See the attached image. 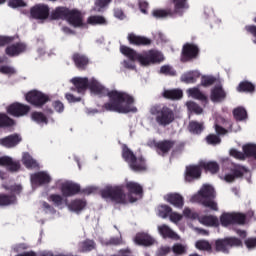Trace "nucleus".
I'll return each instance as SVG.
<instances>
[{
  "instance_id": "nucleus-1",
  "label": "nucleus",
  "mask_w": 256,
  "mask_h": 256,
  "mask_svg": "<svg viewBox=\"0 0 256 256\" xmlns=\"http://www.w3.org/2000/svg\"><path fill=\"white\" fill-rule=\"evenodd\" d=\"M88 89L95 95H107L109 102L103 104L104 111H111L114 113H137V107L131 106L135 103V98L126 92H119L117 90L109 91L97 82L92 80L88 84Z\"/></svg>"
},
{
  "instance_id": "nucleus-2",
  "label": "nucleus",
  "mask_w": 256,
  "mask_h": 256,
  "mask_svg": "<svg viewBox=\"0 0 256 256\" xmlns=\"http://www.w3.org/2000/svg\"><path fill=\"white\" fill-rule=\"evenodd\" d=\"M120 52L131 61H138L144 67H147V65H159V63L165 61V56L158 50H149L139 54L133 48L122 45L120 46Z\"/></svg>"
},
{
  "instance_id": "nucleus-3",
  "label": "nucleus",
  "mask_w": 256,
  "mask_h": 256,
  "mask_svg": "<svg viewBox=\"0 0 256 256\" xmlns=\"http://www.w3.org/2000/svg\"><path fill=\"white\" fill-rule=\"evenodd\" d=\"M215 197V188L211 185H204L198 191V194L192 196L191 201H193V203H201V205L211 209V211H219Z\"/></svg>"
},
{
  "instance_id": "nucleus-4",
  "label": "nucleus",
  "mask_w": 256,
  "mask_h": 256,
  "mask_svg": "<svg viewBox=\"0 0 256 256\" xmlns=\"http://www.w3.org/2000/svg\"><path fill=\"white\" fill-rule=\"evenodd\" d=\"M122 158L135 173H142L147 170V160L143 156L137 157L127 145L122 148Z\"/></svg>"
},
{
  "instance_id": "nucleus-5",
  "label": "nucleus",
  "mask_w": 256,
  "mask_h": 256,
  "mask_svg": "<svg viewBox=\"0 0 256 256\" xmlns=\"http://www.w3.org/2000/svg\"><path fill=\"white\" fill-rule=\"evenodd\" d=\"M150 113L156 116V123L161 127H167L175 121V112L167 106L154 105L150 108Z\"/></svg>"
},
{
  "instance_id": "nucleus-6",
  "label": "nucleus",
  "mask_w": 256,
  "mask_h": 256,
  "mask_svg": "<svg viewBox=\"0 0 256 256\" xmlns=\"http://www.w3.org/2000/svg\"><path fill=\"white\" fill-rule=\"evenodd\" d=\"M100 193L103 199H111L119 205H127V194H125L123 186H107Z\"/></svg>"
},
{
  "instance_id": "nucleus-7",
  "label": "nucleus",
  "mask_w": 256,
  "mask_h": 256,
  "mask_svg": "<svg viewBox=\"0 0 256 256\" xmlns=\"http://www.w3.org/2000/svg\"><path fill=\"white\" fill-rule=\"evenodd\" d=\"M214 246L217 253L229 254L231 249L243 247V241L235 236H230L215 240Z\"/></svg>"
},
{
  "instance_id": "nucleus-8",
  "label": "nucleus",
  "mask_w": 256,
  "mask_h": 256,
  "mask_svg": "<svg viewBox=\"0 0 256 256\" xmlns=\"http://www.w3.org/2000/svg\"><path fill=\"white\" fill-rule=\"evenodd\" d=\"M25 99L27 103L33 105V107H37L38 109H41V107H43L46 103H49V101H51L49 95L38 90H32L26 93Z\"/></svg>"
},
{
  "instance_id": "nucleus-9",
  "label": "nucleus",
  "mask_w": 256,
  "mask_h": 256,
  "mask_svg": "<svg viewBox=\"0 0 256 256\" xmlns=\"http://www.w3.org/2000/svg\"><path fill=\"white\" fill-rule=\"evenodd\" d=\"M199 53H201V50L197 44L185 43L182 47L180 61L182 63L195 61V59L199 58Z\"/></svg>"
},
{
  "instance_id": "nucleus-10",
  "label": "nucleus",
  "mask_w": 256,
  "mask_h": 256,
  "mask_svg": "<svg viewBox=\"0 0 256 256\" xmlns=\"http://www.w3.org/2000/svg\"><path fill=\"white\" fill-rule=\"evenodd\" d=\"M6 111L9 115H12V117H25L26 115H29L31 106L20 102H14L6 108Z\"/></svg>"
},
{
  "instance_id": "nucleus-11",
  "label": "nucleus",
  "mask_w": 256,
  "mask_h": 256,
  "mask_svg": "<svg viewBox=\"0 0 256 256\" xmlns=\"http://www.w3.org/2000/svg\"><path fill=\"white\" fill-rule=\"evenodd\" d=\"M152 143L155 147L156 153L161 157H165V155H169V152L175 147L177 141L164 139L158 142L154 140Z\"/></svg>"
},
{
  "instance_id": "nucleus-12",
  "label": "nucleus",
  "mask_w": 256,
  "mask_h": 256,
  "mask_svg": "<svg viewBox=\"0 0 256 256\" xmlns=\"http://www.w3.org/2000/svg\"><path fill=\"white\" fill-rule=\"evenodd\" d=\"M203 168L201 167V162L199 165H188L186 166L184 179L186 183H193V181H197V179H201V175L203 173Z\"/></svg>"
},
{
  "instance_id": "nucleus-13",
  "label": "nucleus",
  "mask_w": 256,
  "mask_h": 256,
  "mask_svg": "<svg viewBox=\"0 0 256 256\" xmlns=\"http://www.w3.org/2000/svg\"><path fill=\"white\" fill-rule=\"evenodd\" d=\"M49 11L47 4H36L30 9V15L32 19L45 21V19H49Z\"/></svg>"
},
{
  "instance_id": "nucleus-14",
  "label": "nucleus",
  "mask_w": 256,
  "mask_h": 256,
  "mask_svg": "<svg viewBox=\"0 0 256 256\" xmlns=\"http://www.w3.org/2000/svg\"><path fill=\"white\" fill-rule=\"evenodd\" d=\"M128 191V198L130 203L137 202V197H143V186L137 182L129 181L125 185ZM136 195V197H133Z\"/></svg>"
},
{
  "instance_id": "nucleus-15",
  "label": "nucleus",
  "mask_w": 256,
  "mask_h": 256,
  "mask_svg": "<svg viewBox=\"0 0 256 256\" xmlns=\"http://www.w3.org/2000/svg\"><path fill=\"white\" fill-rule=\"evenodd\" d=\"M71 83L74 87L70 88V91H77L80 95H85V91L89 89V78L87 77H75L71 79Z\"/></svg>"
},
{
  "instance_id": "nucleus-16",
  "label": "nucleus",
  "mask_w": 256,
  "mask_h": 256,
  "mask_svg": "<svg viewBox=\"0 0 256 256\" xmlns=\"http://www.w3.org/2000/svg\"><path fill=\"white\" fill-rule=\"evenodd\" d=\"M60 191L63 197H73L81 193V185L68 181L61 185Z\"/></svg>"
},
{
  "instance_id": "nucleus-17",
  "label": "nucleus",
  "mask_w": 256,
  "mask_h": 256,
  "mask_svg": "<svg viewBox=\"0 0 256 256\" xmlns=\"http://www.w3.org/2000/svg\"><path fill=\"white\" fill-rule=\"evenodd\" d=\"M210 99L212 103H222L227 99V92L221 84L215 85L210 91Z\"/></svg>"
},
{
  "instance_id": "nucleus-18",
  "label": "nucleus",
  "mask_w": 256,
  "mask_h": 256,
  "mask_svg": "<svg viewBox=\"0 0 256 256\" xmlns=\"http://www.w3.org/2000/svg\"><path fill=\"white\" fill-rule=\"evenodd\" d=\"M21 141H23L21 135L14 133L4 138H1L0 145L2 147H6V149H13V147H17V145H19Z\"/></svg>"
},
{
  "instance_id": "nucleus-19",
  "label": "nucleus",
  "mask_w": 256,
  "mask_h": 256,
  "mask_svg": "<svg viewBox=\"0 0 256 256\" xmlns=\"http://www.w3.org/2000/svg\"><path fill=\"white\" fill-rule=\"evenodd\" d=\"M27 51V44L22 42H17L15 44H11L6 47L5 53L8 57H18L21 53H25Z\"/></svg>"
},
{
  "instance_id": "nucleus-20",
  "label": "nucleus",
  "mask_w": 256,
  "mask_h": 256,
  "mask_svg": "<svg viewBox=\"0 0 256 256\" xmlns=\"http://www.w3.org/2000/svg\"><path fill=\"white\" fill-rule=\"evenodd\" d=\"M130 45H135L136 47H147L153 43V41L145 36H139L135 33L128 34L127 37Z\"/></svg>"
},
{
  "instance_id": "nucleus-21",
  "label": "nucleus",
  "mask_w": 256,
  "mask_h": 256,
  "mask_svg": "<svg viewBox=\"0 0 256 256\" xmlns=\"http://www.w3.org/2000/svg\"><path fill=\"white\" fill-rule=\"evenodd\" d=\"M72 61L75 65V67H77L79 69V71H85L87 69V67L89 66V57H87V55L81 54L79 52H75L72 55Z\"/></svg>"
},
{
  "instance_id": "nucleus-22",
  "label": "nucleus",
  "mask_w": 256,
  "mask_h": 256,
  "mask_svg": "<svg viewBox=\"0 0 256 256\" xmlns=\"http://www.w3.org/2000/svg\"><path fill=\"white\" fill-rule=\"evenodd\" d=\"M31 182L33 185H47L51 183V176L45 171L36 172L31 175Z\"/></svg>"
},
{
  "instance_id": "nucleus-23",
  "label": "nucleus",
  "mask_w": 256,
  "mask_h": 256,
  "mask_svg": "<svg viewBox=\"0 0 256 256\" xmlns=\"http://www.w3.org/2000/svg\"><path fill=\"white\" fill-rule=\"evenodd\" d=\"M189 0H172V3L174 5V9L172 10V13L175 16L183 17L185 11L189 9Z\"/></svg>"
},
{
  "instance_id": "nucleus-24",
  "label": "nucleus",
  "mask_w": 256,
  "mask_h": 256,
  "mask_svg": "<svg viewBox=\"0 0 256 256\" xmlns=\"http://www.w3.org/2000/svg\"><path fill=\"white\" fill-rule=\"evenodd\" d=\"M166 201L167 203H170V205H173V207H176V209H183V206L185 205V198L179 193L167 194Z\"/></svg>"
},
{
  "instance_id": "nucleus-25",
  "label": "nucleus",
  "mask_w": 256,
  "mask_h": 256,
  "mask_svg": "<svg viewBox=\"0 0 256 256\" xmlns=\"http://www.w3.org/2000/svg\"><path fill=\"white\" fill-rule=\"evenodd\" d=\"M66 21L73 25V27H81L83 25V19L81 18V12L79 10H69Z\"/></svg>"
},
{
  "instance_id": "nucleus-26",
  "label": "nucleus",
  "mask_w": 256,
  "mask_h": 256,
  "mask_svg": "<svg viewBox=\"0 0 256 256\" xmlns=\"http://www.w3.org/2000/svg\"><path fill=\"white\" fill-rule=\"evenodd\" d=\"M69 8L67 7H63V6H59L56 7L50 14V19L52 21H57L59 19H67L68 15H69Z\"/></svg>"
},
{
  "instance_id": "nucleus-27",
  "label": "nucleus",
  "mask_w": 256,
  "mask_h": 256,
  "mask_svg": "<svg viewBox=\"0 0 256 256\" xmlns=\"http://www.w3.org/2000/svg\"><path fill=\"white\" fill-rule=\"evenodd\" d=\"M135 243L143 247H151L155 243V240L147 233H138L135 236Z\"/></svg>"
},
{
  "instance_id": "nucleus-28",
  "label": "nucleus",
  "mask_w": 256,
  "mask_h": 256,
  "mask_svg": "<svg viewBox=\"0 0 256 256\" xmlns=\"http://www.w3.org/2000/svg\"><path fill=\"white\" fill-rule=\"evenodd\" d=\"M22 163L26 167V169H39V163L37 160L29 154V152H25L22 156Z\"/></svg>"
},
{
  "instance_id": "nucleus-29",
  "label": "nucleus",
  "mask_w": 256,
  "mask_h": 256,
  "mask_svg": "<svg viewBox=\"0 0 256 256\" xmlns=\"http://www.w3.org/2000/svg\"><path fill=\"white\" fill-rule=\"evenodd\" d=\"M236 91L238 93H250L253 94L255 92V84L248 80L241 81L236 87Z\"/></svg>"
},
{
  "instance_id": "nucleus-30",
  "label": "nucleus",
  "mask_w": 256,
  "mask_h": 256,
  "mask_svg": "<svg viewBox=\"0 0 256 256\" xmlns=\"http://www.w3.org/2000/svg\"><path fill=\"white\" fill-rule=\"evenodd\" d=\"M87 207V202L83 199H75L68 204V209L74 213H81Z\"/></svg>"
},
{
  "instance_id": "nucleus-31",
  "label": "nucleus",
  "mask_w": 256,
  "mask_h": 256,
  "mask_svg": "<svg viewBox=\"0 0 256 256\" xmlns=\"http://www.w3.org/2000/svg\"><path fill=\"white\" fill-rule=\"evenodd\" d=\"M158 231L164 239H179V235H177V233H175L173 230H171V228H169V226L165 224L159 226Z\"/></svg>"
},
{
  "instance_id": "nucleus-32",
  "label": "nucleus",
  "mask_w": 256,
  "mask_h": 256,
  "mask_svg": "<svg viewBox=\"0 0 256 256\" xmlns=\"http://www.w3.org/2000/svg\"><path fill=\"white\" fill-rule=\"evenodd\" d=\"M200 167L204 169V171H208L209 173H212V175H215L216 173H219V163L215 161H201L200 162Z\"/></svg>"
},
{
  "instance_id": "nucleus-33",
  "label": "nucleus",
  "mask_w": 256,
  "mask_h": 256,
  "mask_svg": "<svg viewBox=\"0 0 256 256\" xmlns=\"http://www.w3.org/2000/svg\"><path fill=\"white\" fill-rule=\"evenodd\" d=\"M164 99H170L171 101H177L183 98V90L172 89V90H164L163 92Z\"/></svg>"
},
{
  "instance_id": "nucleus-34",
  "label": "nucleus",
  "mask_w": 256,
  "mask_h": 256,
  "mask_svg": "<svg viewBox=\"0 0 256 256\" xmlns=\"http://www.w3.org/2000/svg\"><path fill=\"white\" fill-rule=\"evenodd\" d=\"M31 120L38 125H48L49 119L43 112L34 111L31 113Z\"/></svg>"
},
{
  "instance_id": "nucleus-35",
  "label": "nucleus",
  "mask_w": 256,
  "mask_h": 256,
  "mask_svg": "<svg viewBox=\"0 0 256 256\" xmlns=\"http://www.w3.org/2000/svg\"><path fill=\"white\" fill-rule=\"evenodd\" d=\"M17 201V196L0 193V207H9Z\"/></svg>"
},
{
  "instance_id": "nucleus-36",
  "label": "nucleus",
  "mask_w": 256,
  "mask_h": 256,
  "mask_svg": "<svg viewBox=\"0 0 256 256\" xmlns=\"http://www.w3.org/2000/svg\"><path fill=\"white\" fill-rule=\"evenodd\" d=\"M188 130L193 135H201V133H203V131L205 130V126L201 122L190 121L188 125Z\"/></svg>"
},
{
  "instance_id": "nucleus-37",
  "label": "nucleus",
  "mask_w": 256,
  "mask_h": 256,
  "mask_svg": "<svg viewBox=\"0 0 256 256\" xmlns=\"http://www.w3.org/2000/svg\"><path fill=\"white\" fill-rule=\"evenodd\" d=\"M200 74L195 71H190L181 76V81L183 83H197V79H199Z\"/></svg>"
},
{
  "instance_id": "nucleus-38",
  "label": "nucleus",
  "mask_w": 256,
  "mask_h": 256,
  "mask_svg": "<svg viewBox=\"0 0 256 256\" xmlns=\"http://www.w3.org/2000/svg\"><path fill=\"white\" fill-rule=\"evenodd\" d=\"M152 16L155 17V19H165L167 17H175V14H173V10H163V9H156L153 10Z\"/></svg>"
},
{
  "instance_id": "nucleus-39",
  "label": "nucleus",
  "mask_w": 256,
  "mask_h": 256,
  "mask_svg": "<svg viewBox=\"0 0 256 256\" xmlns=\"http://www.w3.org/2000/svg\"><path fill=\"white\" fill-rule=\"evenodd\" d=\"M188 95L193 99H198V101L207 102V96L197 87L188 89Z\"/></svg>"
},
{
  "instance_id": "nucleus-40",
  "label": "nucleus",
  "mask_w": 256,
  "mask_h": 256,
  "mask_svg": "<svg viewBox=\"0 0 256 256\" xmlns=\"http://www.w3.org/2000/svg\"><path fill=\"white\" fill-rule=\"evenodd\" d=\"M242 150L245 158H252L256 161V144H245Z\"/></svg>"
},
{
  "instance_id": "nucleus-41",
  "label": "nucleus",
  "mask_w": 256,
  "mask_h": 256,
  "mask_svg": "<svg viewBox=\"0 0 256 256\" xmlns=\"http://www.w3.org/2000/svg\"><path fill=\"white\" fill-rule=\"evenodd\" d=\"M159 74L166 77H177V70L173 66L165 64L160 67Z\"/></svg>"
},
{
  "instance_id": "nucleus-42",
  "label": "nucleus",
  "mask_w": 256,
  "mask_h": 256,
  "mask_svg": "<svg viewBox=\"0 0 256 256\" xmlns=\"http://www.w3.org/2000/svg\"><path fill=\"white\" fill-rule=\"evenodd\" d=\"M202 223L208 227H219V218L214 215H208L202 217Z\"/></svg>"
},
{
  "instance_id": "nucleus-43",
  "label": "nucleus",
  "mask_w": 256,
  "mask_h": 256,
  "mask_svg": "<svg viewBox=\"0 0 256 256\" xmlns=\"http://www.w3.org/2000/svg\"><path fill=\"white\" fill-rule=\"evenodd\" d=\"M231 174L234 175V178L241 179L247 173V168L241 165H234L233 168L230 169Z\"/></svg>"
},
{
  "instance_id": "nucleus-44",
  "label": "nucleus",
  "mask_w": 256,
  "mask_h": 256,
  "mask_svg": "<svg viewBox=\"0 0 256 256\" xmlns=\"http://www.w3.org/2000/svg\"><path fill=\"white\" fill-rule=\"evenodd\" d=\"M171 213H173V208H171L169 205L162 204L158 206V215L162 219H167V217H169Z\"/></svg>"
},
{
  "instance_id": "nucleus-45",
  "label": "nucleus",
  "mask_w": 256,
  "mask_h": 256,
  "mask_svg": "<svg viewBox=\"0 0 256 256\" xmlns=\"http://www.w3.org/2000/svg\"><path fill=\"white\" fill-rule=\"evenodd\" d=\"M196 249L199 251H207L208 253H211L213 251V247L211 246V243L207 240H198L195 243Z\"/></svg>"
},
{
  "instance_id": "nucleus-46",
  "label": "nucleus",
  "mask_w": 256,
  "mask_h": 256,
  "mask_svg": "<svg viewBox=\"0 0 256 256\" xmlns=\"http://www.w3.org/2000/svg\"><path fill=\"white\" fill-rule=\"evenodd\" d=\"M234 119L237 121H245L247 119V110L243 107H237L233 110Z\"/></svg>"
},
{
  "instance_id": "nucleus-47",
  "label": "nucleus",
  "mask_w": 256,
  "mask_h": 256,
  "mask_svg": "<svg viewBox=\"0 0 256 256\" xmlns=\"http://www.w3.org/2000/svg\"><path fill=\"white\" fill-rule=\"evenodd\" d=\"M220 223L222 227H229V225H233V213L224 212L220 216Z\"/></svg>"
},
{
  "instance_id": "nucleus-48",
  "label": "nucleus",
  "mask_w": 256,
  "mask_h": 256,
  "mask_svg": "<svg viewBox=\"0 0 256 256\" xmlns=\"http://www.w3.org/2000/svg\"><path fill=\"white\" fill-rule=\"evenodd\" d=\"M15 120L7 116V114L0 113V128L1 127H13Z\"/></svg>"
},
{
  "instance_id": "nucleus-49",
  "label": "nucleus",
  "mask_w": 256,
  "mask_h": 256,
  "mask_svg": "<svg viewBox=\"0 0 256 256\" xmlns=\"http://www.w3.org/2000/svg\"><path fill=\"white\" fill-rule=\"evenodd\" d=\"M186 107L190 113H195V115H201L203 113V108L193 101L187 102Z\"/></svg>"
},
{
  "instance_id": "nucleus-50",
  "label": "nucleus",
  "mask_w": 256,
  "mask_h": 256,
  "mask_svg": "<svg viewBox=\"0 0 256 256\" xmlns=\"http://www.w3.org/2000/svg\"><path fill=\"white\" fill-rule=\"evenodd\" d=\"M172 252L174 255H186L187 253V245L181 243H175L172 246Z\"/></svg>"
},
{
  "instance_id": "nucleus-51",
  "label": "nucleus",
  "mask_w": 256,
  "mask_h": 256,
  "mask_svg": "<svg viewBox=\"0 0 256 256\" xmlns=\"http://www.w3.org/2000/svg\"><path fill=\"white\" fill-rule=\"evenodd\" d=\"M217 83V78L215 76H202L200 85L202 87H211Z\"/></svg>"
},
{
  "instance_id": "nucleus-52",
  "label": "nucleus",
  "mask_w": 256,
  "mask_h": 256,
  "mask_svg": "<svg viewBox=\"0 0 256 256\" xmlns=\"http://www.w3.org/2000/svg\"><path fill=\"white\" fill-rule=\"evenodd\" d=\"M88 23L90 25H107V20L103 16H90Z\"/></svg>"
},
{
  "instance_id": "nucleus-53",
  "label": "nucleus",
  "mask_w": 256,
  "mask_h": 256,
  "mask_svg": "<svg viewBox=\"0 0 256 256\" xmlns=\"http://www.w3.org/2000/svg\"><path fill=\"white\" fill-rule=\"evenodd\" d=\"M232 217H233V225L237 224V225H245V221L247 219V216H245V214L242 213H232Z\"/></svg>"
},
{
  "instance_id": "nucleus-54",
  "label": "nucleus",
  "mask_w": 256,
  "mask_h": 256,
  "mask_svg": "<svg viewBox=\"0 0 256 256\" xmlns=\"http://www.w3.org/2000/svg\"><path fill=\"white\" fill-rule=\"evenodd\" d=\"M95 249V242L92 240H85L81 244L82 253H88L89 251H93Z\"/></svg>"
},
{
  "instance_id": "nucleus-55",
  "label": "nucleus",
  "mask_w": 256,
  "mask_h": 256,
  "mask_svg": "<svg viewBox=\"0 0 256 256\" xmlns=\"http://www.w3.org/2000/svg\"><path fill=\"white\" fill-rule=\"evenodd\" d=\"M48 201H51L52 203H54L56 207H61V205H63V196L59 194H51L48 197Z\"/></svg>"
},
{
  "instance_id": "nucleus-56",
  "label": "nucleus",
  "mask_w": 256,
  "mask_h": 256,
  "mask_svg": "<svg viewBox=\"0 0 256 256\" xmlns=\"http://www.w3.org/2000/svg\"><path fill=\"white\" fill-rule=\"evenodd\" d=\"M208 145H219L221 143V138L215 134H209L206 137Z\"/></svg>"
},
{
  "instance_id": "nucleus-57",
  "label": "nucleus",
  "mask_w": 256,
  "mask_h": 256,
  "mask_svg": "<svg viewBox=\"0 0 256 256\" xmlns=\"http://www.w3.org/2000/svg\"><path fill=\"white\" fill-rule=\"evenodd\" d=\"M27 4L23 0H9L8 1V7H11L12 9H17L19 7H26Z\"/></svg>"
},
{
  "instance_id": "nucleus-58",
  "label": "nucleus",
  "mask_w": 256,
  "mask_h": 256,
  "mask_svg": "<svg viewBox=\"0 0 256 256\" xmlns=\"http://www.w3.org/2000/svg\"><path fill=\"white\" fill-rule=\"evenodd\" d=\"M0 73H2V75H15L17 71L11 66L4 65L0 66Z\"/></svg>"
},
{
  "instance_id": "nucleus-59",
  "label": "nucleus",
  "mask_w": 256,
  "mask_h": 256,
  "mask_svg": "<svg viewBox=\"0 0 256 256\" xmlns=\"http://www.w3.org/2000/svg\"><path fill=\"white\" fill-rule=\"evenodd\" d=\"M231 157L234 159H239L240 161H245V152L238 151L237 149L233 148L230 150Z\"/></svg>"
},
{
  "instance_id": "nucleus-60",
  "label": "nucleus",
  "mask_w": 256,
  "mask_h": 256,
  "mask_svg": "<svg viewBox=\"0 0 256 256\" xmlns=\"http://www.w3.org/2000/svg\"><path fill=\"white\" fill-rule=\"evenodd\" d=\"M8 171H11L12 173L15 171H19L21 169V164L19 162L13 161V158L10 159V163L8 164Z\"/></svg>"
},
{
  "instance_id": "nucleus-61",
  "label": "nucleus",
  "mask_w": 256,
  "mask_h": 256,
  "mask_svg": "<svg viewBox=\"0 0 256 256\" xmlns=\"http://www.w3.org/2000/svg\"><path fill=\"white\" fill-rule=\"evenodd\" d=\"M52 107L57 113H63L65 111V105H63V102L57 100L52 103Z\"/></svg>"
},
{
  "instance_id": "nucleus-62",
  "label": "nucleus",
  "mask_w": 256,
  "mask_h": 256,
  "mask_svg": "<svg viewBox=\"0 0 256 256\" xmlns=\"http://www.w3.org/2000/svg\"><path fill=\"white\" fill-rule=\"evenodd\" d=\"M171 251H172L171 247H169V246H162L157 251V255L158 256H166V255H169V253H171Z\"/></svg>"
},
{
  "instance_id": "nucleus-63",
  "label": "nucleus",
  "mask_w": 256,
  "mask_h": 256,
  "mask_svg": "<svg viewBox=\"0 0 256 256\" xmlns=\"http://www.w3.org/2000/svg\"><path fill=\"white\" fill-rule=\"evenodd\" d=\"M65 99L68 101V103H79L81 101V97H75V95L71 93H66Z\"/></svg>"
},
{
  "instance_id": "nucleus-64",
  "label": "nucleus",
  "mask_w": 256,
  "mask_h": 256,
  "mask_svg": "<svg viewBox=\"0 0 256 256\" xmlns=\"http://www.w3.org/2000/svg\"><path fill=\"white\" fill-rule=\"evenodd\" d=\"M247 249H255L256 247V237L255 238H247L245 241H244Z\"/></svg>"
}]
</instances>
